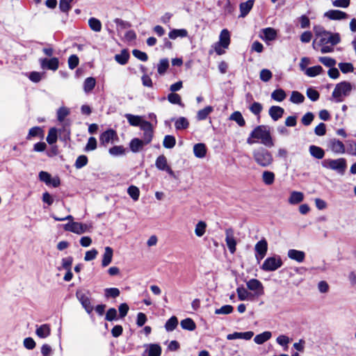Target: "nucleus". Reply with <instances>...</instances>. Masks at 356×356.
Masks as SVG:
<instances>
[{
	"label": "nucleus",
	"instance_id": "obj_1",
	"mask_svg": "<svg viewBox=\"0 0 356 356\" xmlns=\"http://www.w3.org/2000/svg\"><path fill=\"white\" fill-rule=\"evenodd\" d=\"M254 139L260 140L261 143L268 147L274 145L270 132L268 127L264 125H259L252 130L247 138V143L253 145L257 143Z\"/></svg>",
	"mask_w": 356,
	"mask_h": 356
},
{
	"label": "nucleus",
	"instance_id": "obj_2",
	"mask_svg": "<svg viewBox=\"0 0 356 356\" xmlns=\"http://www.w3.org/2000/svg\"><path fill=\"white\" fill-rule=\"evenodd\" d=\"M252 156L254 161L261 167H268L273 163L272 154L266 148L259 147L252 151Z\"/></svg>",
	"mask_w": 356,
	"mask_h": 356
},
{
	"label": "nucleus",
	"instance_id": "obj_3",
	"mask_svg": "<svg viewBox=\"0 0 356 356\" xmlns=\"http://www.w3.org/2000/svg\"><path fill=\"white\" fill-rule=\"evenodd\" d=\"M353 89L352 85L348 81H342L337 83L334 89L332 97L335 99L336 102H341L343 100V97L348 96Z\"/></svg>",
	"mask_w": 356,
	"mask_h": 356
},
{
	"label": "nucleus",
	"instance_id": "obj_4",
	"mask_svg": "<svg viewBox=\"0 0 356 356\" xmlns=\"http://www.w3.org/2000/svg\"><path fill=\"white\" fill-rule=\"evenodd\" d=\"M322 166L327 169L335 170L341 175H343L347 168V163L346 160L343 158L337 159H329L322 161Z\"/></svg>",
	"mask_w": 356,
	"mask_h": 356
},
{
	"label": "nucleus",
	"instance_id": "obj_5",
	"mask_svg": "<svg viewBox=\"0 0 356 356\" xmlns=\"http://www.w3.org/2000/svg\"><path fill=\"white\" fill-rule=\"evenodd\" d=\"M283 262L281 257L278 255H275L266 259L261 266V269L267 272L275 271L280 268Z\"/></svg>",
	"mask_w": 356,
	"mask_h": 356
},
{
	"label": "nucleus",
	"instance_id": "obj_6",
	"mask_svg": "<svg viewBox=\"0 0 356 356\" xmlns=\"http://www.w3.org/2000/svg\"><path fill=\"white\" fill-rule=\"evenodd\" d=\"M91 226L78 222H72L64 225L65 231L71 232L77 234H82L90 231Z\"/></svg>",
	"mask_w": 356,
	"mask_h": 356
},
{
	"label": "nucleus",
	"instance_id": "obj_7",
	"mask_svg": "<svg viewBox=\"0 0 356 356\" xmlns=\"http://www.w3.org/2000/svg\"><path fill=\"white\" fill-rule=\"evenodd\" d=\"M140 129L143 131V142L147 145L149 144L154 136L152 124L148 121H143L140 125Z\"/></svg>",
	"mask_w": 356,
	"mask_h": 356
},
{
	"label": "nucleus",
	"instance_id": "obj_8",
	"mask_svg": "<svg viewBox=\"0 0 356 356\" xmlns=\"http://www.w3.org/2000/svg\"><path fill=\"white\" fill-rule=\"evenodd\" d=\"M76 296L86 312L90 314L93 310V307L91 305L89 296L84 291L81 290H78L76 292Z\"/></svg>",
	"mask_w": 356,
	"mask_h": 356
},
{
	"label": "nucleus",
	"instance_id": "obj_9",
	"mask_svg": "<svg viewBox=\"0 0 356 356\" xmlns=\"http://www.w3.org/2000/svg\"><path fill=\"white\" fill-rule=\"evenodd\" d=\"M225 242L230 253L236 252V241L234 237V231L232 228L225 229Z\"/></svg>",
	"mask_w": 356,
	"mask_h": 356
},
{
	"label": "nucleus",
	"instance_id": "obj_10",
	"mask_svg": "<svg viewBox=\"0 0 356 356\" xmlns=\"http://www.w3.org/2000/svg\"><path fill=\"white\" fill-rule=\"evenodd\" d=\"M41 68L43 70H49L56 71L59 67V60L58 58L54 57L50 59L40 58L39 60Z\"/></svg>",
	"mask_w": 356,
	"mask_h": 356
},
{
	"label": "nucleus",
	"instance_id": "obj_11",
	"mask_svg": "<svg viewBox=\"0 0 356 356\" xmlns=\"http://www.w3.org/2000/svg\"><path fill=\"white\" fill-rule=\"evenodd\" d=\"M340 42V36L339 33H332L330 32H327L323 35L320 38L319 44H331L332 46H334L339 43Z\"/></svg>",
	"mask_w": 356,
	"mask_h": 356
},
{
	"label": "nucleus",
	"instance_id": "obj_12",
	"mask_svg": "<svg viewBox=\"0 0 356 356\" xmlns=\"http://www.w3.org/2000/svg\"><path fill=\"white\" fill-rule=\"evenodd\" d=\"M247 287L249 290L254 292L257 296L264 294V286L262 283L257 279H250L246 282Z\"/></svg>",
	"mask_w": 356,
	"mask_h": 356
},
{
	"label": "nucleus",
	"instance_id": "obj_13",
	"mask_svg": "<svg viewBox=\"0 0 356 356\" xmlns=\"http://www.w3.org/2000/svg\"><path fill=\"white\" fill-rule=\"evenodd\" d=\"M324 15L331 20H341L348 17L346 13L339 10H330Z\"/></svg>",
	"mask_w": 356,
	"mask_h": 356
},
{
	"label": "nucleus",
	"instance_id": "obj_14",
	"mask_svg": "<svg viewBox=\"0 0 356 356\" xmlns=\"http://www.w3.org/2000/svg\"><path fill=\"white\" fill-rule=\"evenodd\" d=\"M58 133L59 134V137L61 140H70V122L69 120H66L62 123V128L58 130Z\"/></svg>",
	"mask_w": 356,
	"mask_h": 356
},
{
	"label": "nucleus",
	"instance_id": "obj_15",
	"mask_svg": "<svg viewBox=\"0 0 356 356\" xmlns=\"http://www.w3.org/2000/svg\"><path fill=\"white\" fill-rule=\"evenodd\" d=\"M329 147L330 149L335 154H343L346 152L343 143L337 139H332L330 141Z\"/></svg>",
	"mask_w": 356,
	"mask_h": 356
},
{
	"label": "nucleus",
	"instance_id": "obj_16",
	"mask_svg": "<svg viewBox=\"0 0 356 356\" xmlns=\"http://www.w3.org/2000/svg\"><path fill=\"white\" fill-rule=\"evenodd\" d=\"M35 334L41 339L47 338L51 334L50 325L49 324L36 325Z\"/></svg>",
	"mask_w": 356,
	"mask_h": 356
},
{
	"label": "nucleus",
	"instance_id": "obj_17",
	"mask_svg": "<svg viewBox=\"0 0 356 356\" xmlns=\"http://www.w3.org/2000/svg\"><path fill=\"white\" fill-rule=\"evenodd\" d=\"M254 249L256 252L259 255L260 259H263L268 250V243L266 239H261L258 241L255 245Z\"/></svg>",
	"mask_w": 356,
	"mask_h": 356
},
{
	"label": "nucleus",
	"instance_id": "obj_18",
	"mask_svg": "<svg viewBox=\"0 0 356 356\" xmlns=\"http://www.w3.org/2000/svg\"><path fill=\"white\" fill-rule=\"evenodd\" d=\"M254 336V332L252 331H248L245 332H235L232 334H229L227 336L228 340H233L236 339H243L245 340H250Z\"/></svg>",
	"mask_w": 356,
	"mask_h": 356
},
{
	"label": "nucleus",
	"instance_id": "obj_19",
	"mask_svg": "<svg viewBox=\"0 0 356 356\" xmlns=\"http://www.w3.org/2000/svg\"><path fill=\"white\" fill-rule=\"evenodd\" d=\"M284 113V108L279 106H272L268 111L269 115L274 121H277L281 118Z\"/></svg>",
	"mask_w": 356,
	"mask_h": 356
},
{
	"label": "nucleus",
	"instance_id": "obj_20",
	"mask_svg": "<svg viewBox=\"0 0 356 356\" xmlns=\"http://www.w3.org/2000/svg\"><path fill=\"white\" fill-rule=\"evenodd\" d=\"M115 131L113 129H108L103 132L99 137V140L102 145H106L112 141L113 137L115 136Z\"/></svg>",
	"mask_w": 356,
	"mask_h": 356
},
{
	"label": "nucleus",
	"instance_id": "obj_21",
	"mask_svg": "<svg viewBox=\"0 0 356 356\" xmlns=\"http://www.w3.org/2000/svg\"><path fill=\"white\" fill-rule=\"evenodd\" d=\"M145 145L143 140L138 138H133L129 143V148L134 153L140 152Z\"/></svg>",
	"mask_w": 356,
	"mask_h": 356
},
{
	"label": "nucleus",
	"instance_id": "obj_22",
	"mask_svg": "<svg viewBox=\"0 0 356 356\" xmlns=\"http://www.w3.org/2000/svg\"><path fill=\"white\" fill-rule=\"evenodd\" d=\"M254 5V0H248L245 2L240 3V16L241 17H245L251 10Z\"/></svg>",
	"mask_w": 356,
	"mask_h": 356
},
{
	"label": "nucleus",
	"instance_id": "obj_23",
	"mask_svg": "<svg viewBox=\"0 0 356 356\" xmlns=\"http://www.w3.org/2000/svg\"><path fill=\"white\" fill-rule=\"evenodd\" d=\"M288 257L293 260L298 262H302L305 258V254L304 252L291 249L288 251Z\"/></svg>",
	"mask_w": 356,
	"mask_h": 356
},
{
	"label": "nucleus",
	"instance_id": "obj_24",
	"mask_svg": "<svg viewBox=\"0 0 356 356\" xmlns=\"http://www.w3.org/2000/svg\"><path fill=\"white\" fill-rule=\"evenodd\" d=\"M217 43L222 44L224 49L228 48L230 43V35L227 29H223L220 32L219 41Z\"/></svg>",
	"mask_w": 356,
	"mask_h": 356
},
{
	"label": "nucleus",
	"instance_id": "obj_25",
	"mask_svg": "<svg viewBox=\"0 0 356 356\" xmlns=\"http://www.w3.org/2000/svg\"><path fill=\"white\" fill-rule=\"evenodd\" d=\"M161 348L158 344H149L143 356H160Z\"/></svg>",
	"mask_w": 356,
	"mask_h": 356
},
{
	"label": "nucleus",
	"instance_id": "obj_26",
	"mask_svg": "<svg viewBox=\"0 0 356 356\" xmlns=\"http://www.w3.org/2000/svg\"><path fill=\"white\" fill-rule=\"evenodd\" d=\"M304 200V194L299 191H292L289 197V203L290 204H297L302 202Z\"/></svg>",
	"mask_w": 356,
	"mask_h": 356
},
{
	"label": "nucleus",
	"instance_id": "obj_27",
	"mask_svg": "<svg viewBox=\"0 0 356 356\" xmlns=\"http://www.w3.org/2000/svg\"><path fill=\"white\" fill-rule=\"evenodd\" d=\"M113 251L111 248H110V247L105 248V251L103 254V258H102V266L103 267H106L111 263L112 258H113Z\"/></svg>",
	"mask_w": 356,
	"mask_h": 356
},
{
	"label": "nucleus",
	"instance_id": "obj_28",
	"mask_svg": "<svg viewBox=\"0 0 356 356\" xmlns=\"http://www.w3.org/2000/svg\"><path fill=\"white\" fill-rule=\"evenodd\" d=\"M309 151L310 154L317 159H321L325 156L324 150L321 147L314 145L309 146Z\"/></svg>",
	"mask_w": 356,
	"mask_h": 356
},
{
	"label": "nucleus",
	"instance_id": "obj_29",
	"mask_svg": "<svg viewBox=\"0 0 356 356\" xmlns=\"http://www.w3.org/2000/svg\"><path fill=\"white\" fill-rule=\"evenodd\" d=\"M193 152L196 157L204 158L207 154L206 145L204 143L195 144L193 147Z\"/></svg>",
	"mask_w": 356,
	"mask_h": 356
},
{
	"label": "nucleus",
	"instance_id": "obj_30",
	"mask_svg": "<svg viewBox=\"0 0 356 356\" xmlns=\"http://www.w3.org/2000/svg\"><path fill=\"white\" fill-rule=\"evenodd\" d=\"M129 58V53L127 49H122L119 54L115 56V60L120 65H125Z\"/></svg>",
	"mask_w": 356,
	"mask_h": 356
},
{
	"label": "nucleus",
	"instance_id": "obj_31",
	"mask_svg": "<svg viewBox=\"0 0 356 356\" xmlns=\"http://www.w3.org/2000/svg\"><path fill=\"white\" fill-rule=\"evenodd\" d=\"M272 334L269 331L264 332L261 334L256 335L254 338V341L257 344H263L271 338Z\"/></svg>",
	"mask_w": 356,
	"mask_h": 356
},
{
	"label": "nucleus",
	"instance_id": "obj_32",
	"mask_svg": "<svg viewBox=\"0 0 356 356\" xmlns=\"http://www.w3.org/2000/svg\"><path fill=\"white\" fill-rule=\"evenodd\" d=\"M188 35V31L186 29H173L168 33V37L172 40H175L176 38H185Z\"/></svg>",
	"mask_w": 356,
	"mask_h": 356
},
{
	"label": "nucleus",
	"instance_id": "obj_33",
	"mask_svg": "<svg viewBox=\"0 0 356 356\" xmlns=\"http://www.w3.org/2000/svg\"><path fill=\"white\" fill-rule=\"evenodd\" d=\"M286 94L283 89L279 88L275 90L271 93V98L276 102H282L285 99Z\"/></svg>",
	"mask_w": 356,
	"mask_h": 356
},
{
	"label": "nucleus",
	"instance_id": "obj_34",
	"mask_svg": "<svg viewBox=\"0 0 356 356\" xmlns=\"http://www.w3.org/2000/svg\"><path fill=\"white\" fill-rule=\"evenodd\" d=\"M180 325L181 328L186 330L193 331L196 328L195 322L190 318L182 320Z\"/></svg>",
	"mask_w": 356,
	"mask_h": 356
},
{
	"label": "nucleus",
	"instance_id": "obj_35",
	"mask_svg": "<svg viewBox=\"0 0 356 356\" xmlns=\"http://www.w3.org/2000/svg\"><path fill=\"white\" fill-rule=\"evenodd\" d=\"M238 299L241 301L248 300L252 297V294L248 291L243 286H239L236 289Z\"/></svg>",
	"mask_w": 356,
	"mask_h": 356
},
{
	"label": "nucleus",
	"instance_id": "obj_36",
	"mask_svg": "<svg viewBox=\"0 0 356 356\" xmlns=\"http://www.w3.org/2000/svg\"><path fill=\"white\" fill-rule=\"evenodd\" d=\"M125 118L128 120L129 123L131 126L137 127L141 125V123L144 121L142 120V118L139 115H134L132 114H126Z\"/></svg>",
	"mask_w": 356,
	"mask_h": 356
},
{
	"label": "nucleus",
	"instance_id": "obj_37",
	"mask_svg": "<svg viewBox=\"0 0 356 356\" xmlns=\"http://www.w3.org/2000/svg\"><path fill=\"white\" fill-rule=\"evenodd\" d=\"M155 165L159 170H165L168 167L166 157L164 155L159 156L156 160Z\"/></svg>",
	"mask_w": 356,
	"mask_h": 356
},
{
	"label": "nucleus",
	"instance_id": "obj_38",
	"mask_svg": "<svg viewBox=\"0 0 356 356\" xmlns=\"http://www.w3.org/2000/svg\"><path fill=\"white\" fill-rule=\"evenodd\" d=\"M188 126V120L185 117H179L176 120L175 123V127L177 130L186 129Z\"/></svg>",
	"mask_w": 356,
	"mask_h": 356
},
{
	"label": "nucleus",
	"instance_id": "obj_39",
	"mask_svg": "<svg viewBox=\"0 0 356 356\" xmlns=\"http://www.w3.org/2000/svg\"><path fill=\"white\" fill-rule=\"evenodd\" d=\"M213 111L211 106H206L203 109L200 110L197 113V119L198 120H205L208 115Z\"/></svg>",
	"mask_w": 356,
	"mask_h": 356
},
{
	"label": "nucleus",
	"instance_id": "obj_40",
	"mask_svg": "<svg viewBox=\"0 0 356 356\" xmlns=\"http://www.w3.org/2000/svg\"><path fill=\"white\" fill-rule=\"evenodd\" d=\"M88 25L93 31L100 32L102 30V23L95 17H91L88 19Z\"/></svg>",
	"mask_w": 356,
	"mask_h": 356
},
{
	"label": "nucleus",
	"instance_id": "obj_41",
	"mask_svg": "<svg viewBox=\"0 0 356 356\" xmlns=\"http://www.w3.org/2000/svg\"><path fill=\"white\" fill-rule=\"evenodd\" d=\"M229 120L235 121L240 127H243L245 124V121L239 111H234L232 113Z\"/></svg>",
	"mask_w": 356,
	"mask_h": 356
},
{
	"label": "nucleus",
	"instance_id": "obj_42",
	"mask_svg": "<svg viewBox=\"0 0 356 356\" xmlns=\"http://www.w3.org/2000/svg\"><path fill=\"white\" fill-rule=\"evenodd\" d=\"M264 33V39L266 40H273L277 36L276 31L273 28H266L262 30Z\"/></svg>",
	"mask_w": 356,
	"mask_h": 356
},
{
	"label": "nucleus",
	"instance_id": "obj_43",
	"mask_svg": "<svg viewBox=\"0 0 356 356\" xmlns=\"http://www.w3.org/2000/svg\"><path fill=\"white\" fill-rule=\"evenodd\" d=\"M96 84V81L93 77H88L83 83V90L86 93L93 90Z\"/></svg>",
	"mask_w": 356,
	"mask_h": 356
},
{
	"label": "nucleus",
	"instance_id": "obj_44",
	"mask_svg": "<svg viewBox=\"0 0 356 356\" xmlns=\"http://www.w3.org/2000/svg\"><path fill=\"white\" fill-rule=\"evenodd\" d=\"M323 72V67L321 65H316L306 69L305 74L309 77H314Z\"/></svg>",
	"mask_w": 356,
	"mask_h": 356
},
{
	"label": "nucleus",
	"instance_id": "obj_45",
	"mask_svg": "<svg viewBox=\"0 0 356 356\" xmlns=\"http://www.w3.org/2000/svg\"><path fill=\"white\" fill-rule=\"evenodd\" d=\"M262 181L266 185H271L275 181V174L271 171H264L262 174Z\"/></svg>",
	"mask_w": 356,
	"mask_h": 356
},
{
	"label": "nucleus",
	"instance_id": "obj_46",
	"mask_svg": "<svg viewBox=\"0 0 356 356\" xmlns=\"http://www.w3.org/2000/svg\"><path fill=\"white\" fill-rule=\"evenodd\" d=\"M178 325V320L176 316H172L170 318L165 325V328L167 331L171 332L173 331Z\"/></svg>",
	"mask_w": 356,
	"mask_h": 356
},
{
	"label": "nucleus",
	"instance_id": "obj_47",
	"mask_svg": "<svg viewBox=\"0 0 356 356\" xmlns=\"http://www.w3.org/2000/svg\"><path fill=\"white\" fill-rule=\"evenodd\" d=\"M207 228V224L204 221H199L197 225H195V234L197 236L201 237L202 236L205 232Z\"/></svg>",
	"mask_w": 356,
	"mask_h": 356
},
{
	"label": "nucleus",
	"instance_id": "obj_48",
	"mask_svg": "<svg viewBox=\"0 0 356 356\" xmlns=\"http://www.w3.org/2000/svg\"><path fill=\"white\" fill-rule=\"evenodd\" d=\"M58 130L56 128H51L49 130L48 135L47 136V141L49 144L52 145L55 143L58 138Z\"/></svg>",
	"mask_w": 356,
	"mask_h": 356
},
{
	"label": "nucleus",
	"instance_id": "obj_49",
	"mask_svg": "<svg viewBox=\"0 0 356 356\" xmlns=\"http://www.w3.org/2000/svg\"><path fill=\"white\" fill-rule=\"evenodd\" d=\"M176 139L173 136L167 135L164 137L163 145L167 149H171L175 147Z\"/></svg>",
	"mask_w": 356,
	"mask_h": 356
},
{
	"label": "nucleus",
	"instance_id": "obj_50",
	"mask_svg": "<svg viewBox=\"0 0 356 356\" xmlns=\"http://www.w3.org/2000/svg\"><path fill=\"white\" fill-rule=\"evenodd\" d=\"M305 97L298 91H293L290 97V101L293 104H301L304 102Z\"/></svg>",
	"mask_w": 356,
	"mask_h": 356
},
{
	"label": "nucleus",
	"instance_id": "obj_51",
	"mask_svg": "<svg viewBox=\"0 0 356 356\" xmlns=\"http://www.w3.org/2000/svg\"><path fill=\"white\" fill-rule=\"evenodd\" d=\"M249 109L252 113L257 116H259L263 110V106L261 103L254 102L250 106Z\"/></svg>",
	"mask_w": 356,
	"mask_h": 356
},
{
	"label": "nucleus",
	"instance_id": "obj_52",
	"mask_svg": "<svg viewBox=\"0 0 356 356\" xmlns=\"http://www.w3.org/2000/svg\"><path fill=\"white\" fill-rule=\"evenodd\" d=\"M70 114V111L66 107H60L57 111V119L60 122L63 123L65 121V118Z\"/></svg>",
	"mask_w": 356,
	"mask_h": 356
},
{
	"label": "nucleus",
	"instance_id": "obj_53",
	"mask_svg": "<svg viewBox=\"0 0 356 356\" xmlns=\"http://www.w3.org/2000/svg\"><path fill=\"white\" fill-rule=\"evenodd\" d=\"M88 161V157L86 155H80L77 157L74 166L76 169L82 168L87 165Z\"/></svg>",
	"mask_w": 356,
	"mask_h": 356
},
{
	"label": "nucleus",
	"instance_id": "obj_54",
	"mask_svg": "<svg viewBox=\"0 0 356 356\" xmlns=\"http://www.w3.org/2000/svg\"><path fill=\"white\" fill-rule=\"evenodd\" d=\"M318 60L327 67H334L337 62L334 58L327 56L319 57Z\"/></svg>",
	"mask_w": 356,
	"mask_h": 356
},
{
	"label": "nucleus",
	"instance_id": "obj_55",
	"mask_svg": "<svg viewBox=\"0 0 356 356\" xmlns=\"http://www.w3.org/2000/svg\"><path fill=\"white\" fill-rule=\"evenodd\" d=\"M169 67V61L167 58L160 60L158 64V72L160 74H164Z\"/></svg>",
	"mask_w": 356,
	"mask_h": 356
},
{
	"label": "nucleus",
	"instance_id": "obj_56",
	"mask_svg": "<svg viewBox=\"0 0 356 356\" xmlns=\"http://www.w3.org/2000/svg\"><path fill=\"white\" fill-rule=\"evenodd\" d=\"M127 193L134 200H138L140 195V191L138 187L131 186L127 189Z\"/></svg>",
	"mask_w": 356,
	"mask_h": 356
},
{
	"label": "nucleus",
	"instance_id": "obj_57",
	"mask_svg": "<svg viewBox=\"0 0 356 356\" xmlns=\"http://www.w3.org/2000/svg\"><path fill=\"white\" fill-rule=\"evenodd\" d=\"M215 51L218 55H222L225 53L224 48L222 44L215 42L212 46L211 49L209 51V54L211 55Z\"/></svg>",
	"mask_w": 356,
	"mask_h": 356
},
{
	"label": "nucleus",
	"instance_id": "obj_58",
	"mask_svg": "<svg viewBox=\"0 0 356 356\" xmlns=\"http://www.w3.org/2000/svg\"><path fill=\"white\" fill-rule=\"evenodd\" d=\"M168 100L173 104H181V99L179 95L175 92H171L168 95Z\"/></svg>",
	"mask_w": 356,
	"mask_h": 356
},
{
	"label": "nucleus",
	"instance_id": "obj_59",
	"mask_svg": "<svg viewBox=\"0 0 356 356\" xmlns=\"http://www.w3.org/2000/svg\"><path fill=\"white\" fill-rule=\"evenodd\" d=\"M233 307L229 305H224L215 311L216 314H229L233 312Z\"/></svg>",
	"mask_w": 356,
	"mask_h": 356
},
{
	"label": "nucleus",
	"instance_id": "obj_60",
	"mask_svg": "<svg viewBox=\"0 0 356 356\" xmlns=\"http://www.w3.org/2000/svg\"><path fill=\"white\" fill-rule=\"evenodd\" d=\"M97 148V140L94 137H90L84 148L86 152L92 151Z\"/></svg>",
	"mask_w": 356,
	"mask_h": 356
},
{
	"label": "nucleus",
	"instance_id": "obj_61",
	"mask_svg": "<svg viewBox=\"0 0 356 356\" xmlns=\"http://www.w3.org/2000/svg\"><path fill=\"white\" fill-rule=\"evenodd\" d=\"M272 72L267 69H263L260 72L259 77L264 82L268 81L272 78Z\"/></svg>",
	"mask_w": 356,
	"mask_h": 356
},
{
	"label": "nucleus",
	"instance_id": "obj_62",
	"mask_svg": "<svg viewBox=\"0 0 356 356\" xmlns=\"http://www.w3.org/2000/svg\"><path fill=\"white\" fill-rule=\"evenodd\" d=\"M314 114L311 112H308L302 116L301 121L305 126H309L314 120Z\"/></svg>",
	"mask_w": 356,
	"mask_h": 356
},
{
	"label": "nucleus",
	"instance_id": "obj_63",
	"mask_svg": "<svg viewBox=\"0 0 356 356\" xmlns=\"http://www.w3.org/2000/svg\"><path fill=\"white\" fill-rule=\"evenodd\" d=\"M307 96L312 101L315 102L317 101L319 98V93L317 90L309 88L307 90Z\"/></svg>",
	"mask_w": 356,
	"mask_h": 356
},
{
	"label": "nucleus",
	"instance_id": "obj_64",
	"mask_svg": "<svg viewBox=\"0 0 356 356\" xmlns=\"http://www.w3.org/2000/svg\"><path fill=\"white\" fill-rule=\"evenodd\" d=\"M79 58L76 55H71L68 58V66L70 69L74 70L79 65Z\"/></svg>",
	"mask_w": 356,
	"mask_h": 356
}]
</instances>
